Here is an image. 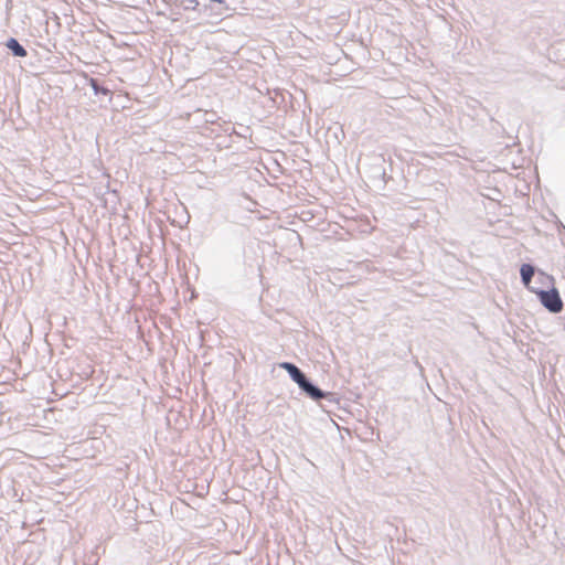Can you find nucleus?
I'll return each instance as SVG.
<instances>
[{
	"label": "nucleus",
	"instance_id": "nucleus-7",
	"mask_svg": "<svg viewBox=\"0 0 565 565\" xmlns=\"http://www.w3.org/2000/svg\"><path fill=\"white\" fill-rule=\"evenodd\" d=\"M199 6L198 0H183L182 1V8L186 11L195 10Z\"/></svg>",
	"mask_w": 565,
	"mask_h": 565
},
{
	"label": "nucleus",
	"instance_id": "nucleus-2",
	"mask_svg": "<svg viewBox=\"0 0 565 565\" xmlns=\"http://www.w3.org/2000/svg\"><path fill=\"white\" fill-rule=\"evenodd\" d=\"M302 393L313 401L331 399L332 393L322 391L308 376L298 385Z\"/></svg>",
	"mask_w": 565,
	"mask_h": 565
},
{
	"label": "nucleus",
	"instance_id": "nucleus-1",
	"mask_svg": "<svg viewBox=\"0 0 565 565\" xmlns=\"http://www.w3.org/2000/svg\"><path fill=\"white\" fill-rule=\"evenodd\" d=\"M532 292L536 294L540 302L545 309L552 313H558L563 310L564 303L556 288L550 290L532 289Z\"/></svg>",
	"mask_w": 565,
	"mask_h": 565
},
{
	"label": "nucleus",
	"instance_id": "nucleus-5",
	"mask_svg": "<svg viewBox=\"0 0 565 565\" xmlns=\"http://www.w3.org/2000/svg\"><path fill=\"white\" fill-rule=\"evenodd\" d=\"M6 46L11 51L13 56L24 57L28 54L26 50L14 38H10L7 41Z\"/></svg>",
	"mask_w": 565,
	"mask_h": 565
},
{
	"label": "nucleus",
	"instance_id": "nucleus-8",
	"mask_svg": "<svg viewBox=\"0 0 565 565\" xmlns=\"http://www.w3.org/2000/svg\"><path fill=\"white\" fill-rule=\"evenodd\" d=\"M543 277H545L546 279L548 280H553V278L551 276H546L544 273H540Z\"/></svg>",
	"mask_w": 565,
	"mask_h": 565
},
{
	"label": "nucleus",
	"instance_id": "nucleus-6",
	"mask_svg": "<svg viewBox=\"0 0 565 565\" xmlns=\"http://www.w3.org/2000/svg\"><path fill=\"white\" fill-rule=\"evenodd\" d=\"M90 86L94 89L95 94H102L105 96L110 95V90L108 88L99 86L98 82L96 79H90Z\"/></svg>",
	"mask_w": 565,
	"mask_h": 565
},
{
	"label": "nucleus",
	"instance_id": "nucleus-3",
	"mask_svg": "<svg viewBox=\"0 0 565 565\" xmlns=\"http://www.w3.org/2000/svg\"><path fill=\"white\" fill-rule=\"evenodd\" d=\"M280 367H282L287 373L289 374L290 379L299 385L307 375L294 363L290 362H282L280 364Z\"/></svg>",
	"mask_w": 565,
	"mask_h": 565
},
{
	"label": "nucleus",
	"instance_id": "nucleus-4",
	"mask_svg": "<svg viewBox=\"0 0 565 565\" xmlns=\"http://www.w3.org/2000/svg\"><path fill=\"white\" fill-rule=\"evenodd\" d=\"M534 274L535 267L531 264H523L520 268L521 281L531 291L532 289H534L533 287L530 286Z\"/></svg>",
	"mask_w": 565,
	"mask_h": 565
}]
</instances>
